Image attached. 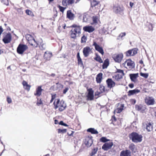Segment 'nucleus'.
Listing matches in <instances>:
<instances>
[{
  "label": "nucleus",
  "instance_id": "f257e3e1",
  "mask_svg": "<svg viewBox=\"0 0 156 156\" xmlns=\"http://www.w3.org/2000/svg\"><path fill=\"white\" fill-rule=\"evenodd\" d=\"M53 104L55 106V109L58 108L60 112H62L65 109L66 107V105L65 101L63 100H61L60 101V100L58 99H56Z\"/></svg>",
  "mask_w": 156,
  "mask_h": 156
},
{
  "label": "nucleus",
  "instance_id": "f03ea898",
  "mask_svg": "<svg viewBox=\"0 0 156 156\" xmlns=\"http://www.w3.org/2000/svg\"><path fill=\"white\" fill-rule=\"evenodd\" d=\"M129 136V138L134 143L141 142L142 140V136L136 133L133 132Z\"/></svg>",
  "mask_w": 156,
  "mask_h": 156
},
{
  "label": "nucleus",
  "instance_id": "7ed1b4c3",
  "mask_svg": "<svg viewBox=\"0 0 156 156\" xmlns=\"http://www.w3.org/2000/svg\"><path fill=\"white\" fill-rule=\"evenodd\" d=\"M73 27L74 28L70 31V36L72 38H75L80 34L81 29L80 27H77L75 25H73Z\"/></svg>",
  "mask_w": 156,
  "mask_h": 156
},
{
  "label": "nucleus",
  "instance_id": "20e7f679",
  "mask_svg": "<svg viewBox=\"0 0 156 156\" xmlns=\"http://www.w3.org/2000/svg\"><path fill=\"white\" fill-rule=\"evenodd\" d=\"M122 65L127 69L131 70L134 67L135 64L133 61L131 59H129L126 60L122 64Z\"/></svg>",
  "mask_w": 156,
  "mask_h": 156
},
{
  "label": "nucleus",
  "instance_id": "39448f33",
  "mask_svg": "<svg viewBox=\"0 0 156 156\" xmlns=\"http://www.w3.org/2000/svg\"><path fill=\"white\" fill-rule=\"evenodd\" d=\"M28 46L25 44H20L17 48V52L20 55H22L23 52L27 49Z\"/></svg>",
  "mask_w": 156,
  "mask_h": 156
},
{
  "label": "nucleus",
  "instance_id": "423d86ee",
  "mask_svg": "<svg viewBox=\"0 0 156 156\" xmlns=\"http://www.w3.org/2000/svg\"><path fill=\"white\" fill-rule=\"evenodd\" d=\"M26 38L28 41L29 43L32 46H35L37 43L34 38L30 34H27L26 35Z\"/></svg>",
  "mask_w": 156,
  "mask_h": 156
},
{
  "label": "nucleus",
  "instance_id": "0eeeda50",
  "mask_svg": "<svg viewBox=\"0 0 156 156\" xmlns=\"http://www.w3.org/2000/svg\"><path fill=\"white\" fill-rule=\"evenodd\" d=\"M123 55L122 53H119L114 55L113 58L116 62L119 63L121 62L123 58Z\"/></svg>",
  "mask_w": 156,
  "mask_h": 156
},
{
  "label": "nucleus",
  "instance_id": "6e6552de",
  "mask_svg": "<svg viewBox=\"0 0 156 156\" xmlns=\"http://www.w3.org/2000/svg\"><path fill=\"white\" fill-rule=\"evenodd\" d=\"M93 45L94 46L96 50L101 53L102 55H104V52L102 48L98 44L94 41H93Z\"/></svg>",
  "mask_w": 156,
  "mask_h": 156
},
{
  "label": "nucleus",
  "instance_id": "1a4fd4ad",
  "mask_svg": "<svg viewBox=\"0 0 156 156\" xmlns=\"http://www.w3.org/2000/svg\"><path fill=\"white\" fill-rule=\"evenodd\" d=\"M113 144V142L110 141L109 142L105 143L102 146V148L105 151H107L111 149Z\"/></svg>",
  "mask_w": 156,
  "mask_h": 156
},
{
  "label": "nucleus",
  "instance_id": "9d476101",
  "mask_svg": "<svg viewBox=\"0 0 156 156\" xmlns=\"http://www.w3.org/2000/svg\"><path fill=\"white\" fill-rule=\"evenodd\" d=\"M113 10L114 12L116 13H120L123 11L124 8L122 6H120L119 5L116 4L114 5Z\"/></svg>",
  "mask_w": 156,
  "mask_h": 156
},
{
  "label": "nucleus",
  "instance_id": "9b49d317",
  "mask_svg": "<svg viewBox=\"0 0 156 156\" xmlns=\"http://www.w3.org/2000/svg\"><path fill=\"white\" fill-rule=\"evenodd\" d=\"M85 144L88 147L90 146L92 144L93 141L92 137L91 136H86L84 141Z\"/></svg>",
  "mask_w": 156,
  "mask_h": 156
},
{
  "label": "nucleus",
  "instance_id": "f8f14e48",
  "mask_svg": "<svg viewBox=\"0 0 156 156\" xmlns=\"http://www.w3.org/2000/svg\"><path fill=\"white\" fill-rule=\"evenodd\" d=\"M92 52V49L90 47L87 46L83 49V53L85 57H87Z\"/></svg>",
  "mask_w": 156,
  "mask_h": 156
},
{
  "label": "nucleus",
  "instance_id": "ddd939ff",
  "mask_svg": "<svg viewBox=\"0 0 156 156\" xmlns=\"http://www.w3.org/2000/svg\"><path fill=\"white\" fill-rule=\"evenodd\" d=\"M74 0H62V4L64 6L68 7L74 3Z\"/></svg>",
  "mask_w": 156,
  "mask_h": 156
},
{
  "label": "nucleus",
  "instance_id": "4468645a",
  "mask_svg": "<svg viewBox=\"0 0 156 156\" xmlns=\"http://www.w3.org/2000/svg\"><path fill=\"white\" fill-rule=\"evenodd\" d=\"M11 39L12 37L11 34L8 33L3 38L2 41L5 43L7 44L10 42Z\"/></svg>",
  "mask_w": 156,
  "mask_h": 156
},
{
  "label": "nucleus",
  "instance_id": "2eb2a0df",
  "mask_svg": "<svg viewBox=\"0 0 156 156\" xmlns=\"http://www.w3.org/2000/svg\"><path fill=\"white\" fill-rule=\"evenodd\" d=\"M138 49L136 48H134L132 50H129L126 52V56H133L137 53Z\"/></svg>",
  "mask_w": 156,
  "mask_h": 156
},
{
  "label": "nucleus",
  "instance_id": "dca6fc26",
  "mask_svg": "<svg viewBox=\"0 0 156 156\" xmlns=\"http://www.w3.org/2000/svg\"><path fill=\"white\" fill-rule=\"evenodd\" d=\"M145 101L147 105H151L154 104V100L152 97H147L145 98Z\"/></svg>",
  "mask_w": 156,
  "mask_h": 156
},
{
  "label": "nucleus",
  "instance_id": "f3484780",
  "mask_svg": "<svg viewBox=\"0 0 156 156\" xmlns=\"http://www.w3.org/2000/svg\"><path fill=\"white\" fill-rule=\"evenodd\" d=\"M108 87L110 88L114 87L115 85V83L111 79H108L106 80Z\"/></svg>",
  "mask_w": 156,
  "mask_h": 156
},
{
  "label": "nucleus",
  "instance_id": "a211bd4d",
  "mask_svg": "<svg viewBox=\"0 0 156 156\" xmlns=\"http://www.w3.org/2000/svg\"><path fill=\"white\" fill-rule=\"evenodd\" d=\"M66 16L67 18L70 20H73L75 17V15L72 13L71 10L67 11Z\"/></svg>",
  "mask_w": 156,
  "mask_h": 156
},
{
  "label": "nucleus",
  "instance_id": "6ab92c4d",
  "mask_svg": "<svg viewBox=\"0 0 156 156\" xmlns=\"http://www.w3.org/2000/svg\"><path fill=\"white\" fill-rule=\"evenodd\" d=\"M88 93L87 95V98L88 100H92L94 99V91L92 89L88 90Z\"/></svg>",
  "mask_w": 156,
  "mask_h": 156
},
{
  "label": "nucleus",
  "instance_id": "aec40b11",
  "mask_svg": "<svg viewBox=\"0 0 156 156\" xmlns=\"http://www.w3.org/2000/svg\"><path fill=\"white\" fill-rule=\"evenodd\" d=\"M83 30L85 31L91 33L94 30V28L91 26H86L83 27Z\"/></svg>",
  "mask_w": 156,
  "mask_h": 156
},
{
  "label": "nucleus",
  "instance_id": "412c9836",
  "mask_svg": "<svg viewBox=\"0 0 156 156\" xmlns=\"http://www.w3.org/2000/svg\"><path fill=\"white\" fill-rule=\"evenodd\" d=\"M83 22H89L91 17L88 14L84 13L83 15Z\"/></svg>",
  "mask_w": 156,
  "mask_h": 156
},
{
  "label": "nucleus",
  "instance_id": "4be33fe9",
  "mask_svg": "<svg viewBox=\"0 0 156 156\" xmlns=\"http://www.w3.org/2000/svg\"><path fill=\"white\" fill-rule=\"evenodd\" d=\"M138 74H130L129 75L130 79L132 81L135 83L137 81V78L138 77Z\"/></svg>",
  "mask_w": 156,
  "mask_h": 156
},
{
  "label": "nucleus",
  "instance_id": "5701e85b",
  "mask_svg": "<svg viewBox=\"0 0 156 156\" xmlns=\"http://www.w3.org/2000/svg\"><path fill=\"white\" fill-rule=\"evenodd\" d=\"M120 156H131V152L129 150L122 151L120 153Z\"/></svg>",
  "mask_w": 156,
  "mask_h": 156
},
{
  "label": "nucleus",
  "instance_id": "b1692460",
  "mask_svg": "<svg viewBox=\"0 0 156 156\" xmlns=\"http://www.w3.org/2000/svg\"><path fill=\"white\" fill-rule=\"evenodd\" d=\"M52 54L51 52L48 51H45L44 55V58L47 60H49L50 58L52 57Z\"/></svg>",
  "mask_w": 156,
  "mask_h": 156
},
{
  "label": "nucleus",
  "instance_id": "393cba45",
  "mask_svg": "<svg viewBox=\"0 0 156 156\" xmlns=\"http://www.w3.org/2000/svg\"><path fill=\"white\" fill-rule=\"evenodd\" d=\"M124 107V105L123 104H120L119 105V107L114 111V113H120L123 110Z\"/></svg>",
  "mask_w": 156,
  "mask_h": 156
},
{
  "label": "nucleus",
  "instance_id": "a878e982",
  "mask_svg": "<svg viewBox=\"0 0 156 156\" xmlns=\"http://www.w3.org/2000/svg\"><path fill=\"white\" fill-rule=\"evenodd\" d=\"M22 84L25 89L27 90V91L30 90V86L28 85L25 81L24 80L23 81Z\"/></svg>",
  "mask_w": 156,
  "mask_h": 156
},
{
  "label": "nucleus",
  "instance_id": "bb28decb",
  "mask_svg": "<svg viewBox=\"0 0 156 156\" xmlns=\"http://www.w3.org/2000/svg\"><path fill=\"white\" fill-rule=\"evenodd\" d=\"M43 89H41V86H38L36 89V92L34 94V95L38 96H40L41 94V92Z\"/></svg>",
  "mask_w": 156,
  "mask_h": 156
},
{
  "label": "nucleus",
  "instance_id": "cd10ccee",
  "mask_svg": "<svg viewBox=\"0 0 156 156\" xmlns=\"http://www.w3.org/2000/svg\"><path fill=\"white\" fill-rule=\"evenodd\" d=\"M103 74L102 73H100L96 77V81L97 83H100L102 79Z\"/></svg>",
  "mask_w": 156,
  "mask_h": 156
},
{
  "label": "nucleus",
  "instance_id": "c85d7f7f",
  "mask_svg": "<svg viewBox=\"0 0 156 156\" xmlns=\"http://www.w3.org/2000/svg\"><path fill=\"white\" fill-rule=\"evenodd\" d=\"M123 76L118 74L114 75L113 76L112 78L114 81H119L120 79L122 78Z\"/></svg>",
  "mask_w": 156,
  "mask_h": 156
},
{
  "label": "nucleus",
  "instance_id": "c756f323",
  "mask_svg": "<svg viewBox=\"0 0 156 156\" xmlns=\"http://www.w3.org/2000/svg\"><path fill=\"white\" fill-rule=\"evenodd\" d=\"M99 89L100 91V92L97 91V92L95 93V95H99L101 93H103V92L105 91V87L103 86L100 85V86L99 88Z\"/></svg>",
  "mask_w": 156,
  "mask_h": 156
},
{
  "label": "nucleus",
  "instance_id": "7c9ffc66",
  "mask_svg": "<svg viewBox=\"0 0 156 156\" xmlns=\"http://www.w3.org/2000/svg\"><path fill=\"white\" fill-rule=\"evenodd\" d=\"M129 148L131 151L133 153H135L136 152V149L135 146L134 144H131L129 146Z\"/></svg>",
  "mask_w": 156,
  "mask_h": 156
},
{
  "label": "nucleus",
  "instance_id": "2f4dec72",
  "mask_svg": "<svg viewBox=\"0 0 156 156\" xmlns=\"http://www.w3.org/2000/svg\"><path fill=\"white\" fill-rule=\"evenodd\" d=\"M140 92V90L138 89H136L133 90H130L129 91V95H131L134 94L138 93Z\"/></svg>",
  "mask_w": 156,
  "mask_h": 156
},
{
  "label": "nucleus",
  "instance_id": "473e14b6",
  "mask_svg": "<svg viewBox=\"0 0 156 156\" xmlns=\"http://www.w3.org/2000/svg\"><path fill=\"white\" fill-rule=\"evenodd\" d=\"M87 131V132H90L91 133L94 134H97L98 133V131L96 130L93 128H90L88 129Z\"/></svg>",
  "mask_w": 156,
  "mask_h": 156
},
{
  "label": "nucleus",
  "instance_id": "72a5a7b5",
  "mask_svg": "<svg viewBox=\"0 0 156 156\" xmlns=\"http://www.w3.org/2000/svg\"><path fill=\"white\" fill-rule=\"evenodd\" d=\"M135 108L136 110L142 112H143V111L144 110V108H143L142 106L141 105H136Z\"/></svg>",
  "mask_w": 156,
  "mask_h": 156
},
{
  "label": "nucleus",
  "instance_id": "f704fd0d",
  "mask_svg": "<svg viewBox=\"0 0 156 156\" xmlns=\"http://www.w3.org/2000/svg\"><path fill=\"white\" fill-rule=\"evenodd\" d=\"M92 20L93 21V22L92 23V24H96L99 20L98 17L96 16H93L92 17Z\"/></svg>",
  "mask_w": 156,
  "mask_h": 156
},
{
  "label": "nucleus",
  "instance_id": "c9c22d12",
  "mask_svg": "<svg viewBox=\"0 0 156 156\" xmlns=\"http://www.w3.org/2000/svg\"><path fill=\"white\" fill-rule=\"evenodd\" d=\"M95 55L96 57L94 58V59L100 63H102L103 61L97 53H96Z\"/></svg>",
  "mask_w": 156,
  "mask_h": 156
},
{
  "label": "nucleus",
  "instance_id": "e433bc0d",
  "mask_svg": "<svg viewBox=\"0 0 156 156\" xmlns=\"http://www.w3.org/2000/svg\"><path fill=\"white\" fill-rule=\"evenodd\" d=\"M146 129L148 132L151 131L152 130V126L151 123H149L147 125Z\"/></svg>",
  "mask_w": 156,
  "mask_h": 156
},
{
  "label": "nucleus",
  "instance_id": "4c0bfd02",
  "mask_svg": "<svg viewBox=\"0 0 156 156\" xmlns=\"http://www.w3.org/2000/svg\"><path fill=\"white\" fill-rule=\"evenodd\" d=\"M109 64V62L108 59H106L104 62L103 65V68L105 69L106 68L108 65Z\"/></svg>",
  "mask_w": 156,
  "mask_h": 156
},
{
  "label": "nucleus",
  "instance_id": "58836bf2",
  "mask_svg": "<svg viewBox=\"0 0 156 156\" xmlns=\"http://www.w3.org/2000/svg\"><path fill=\"white\" fill-rule=\"evenodd\" d=\"M26 13L27 15L32 16H34V15L33 14V13L30 10H26Z\"/></svg>",
  "mask_w": 156,
  "mask_h": 156
},
{
  "label": "nucleus",
  "instance_id": "ea45409f",
  "mask_svg": "<svg viewBox=\"0 0 156 156\" xmlns=\"http://www.w3.org/2000/svg\"><path fill=\"white\" fill-rule=\"evenodd\" d=\"M126 34L125 32H122L119 35L118 37V39H119V38H120L121 39H123V37L125 36Z\"/></svg>",
  "mask_w": 156,
  "mask_h": 156
},
{
  "label": "nucleus",
  "instance_id": "a19ab883",
  "mask_svg": "<svg viewBox=\"0 0 156 156\" xmlns=\"http://www.w3.org/2000/svg\"><path fill=\"white\" fill-rule=\"evenodd\" d=\"M87 40V38L86 36L83 35L81 38V42L82 43H85L86 42Z\"/></svg>",
  "mask_w": 156,
  "mask_h": 156
},
{
  "label": "nucleus",
  "instance_id": "79ce46f5",
  "mask_svg": "<svg viewBox=\"0 0 156 156\" xmlns=\"http://www.w3.org/2000/svg\"><path fill=\"white\" fill-rule=\"evenodd\" d=\"M140 76L145 78H147L148 76V74L147 73H140Z\"/></svg>",
  "mask_w": 156,
  "mask_h": 156
},
{
  "label": "nucleus",
  "instance_id": "37998d69",
  "mask_svg": "<svg viewBox=\"0 0 156 156\" xmlns=\"http://www.w3.org/2000/svg\"><path fill=\"white\" fill-rule=\"evenodd\" d=\"M100 141L103 142H105L109 141V140L107 139L105 137H103L100 139Z\"/></svg>",
  "mask_w": 156,
  "mask_h": 156
},
{
  "label": "nucleus",
  "instance_id": "c03bdc74",
  "mask_svg": "<svg viewBox=\"0 0 156 156\" xmlns=\"http://www.w3.org/2000/svg\"><path fill=\"white\" fill-rule=\"evenodd\" d=\"M66 132V129H58V133H64Z\"/></svg>",
  "mask_w": 156,
  "mask_h": 156
},
{
  "label": "nucleus",
  "instance_id": "a18cd8bd",
  "mask_svg": "<svg viewBox=\"0 0 156 156\" xmlns=\"http://www.w3.org/2000/svg\"><path fill=\"white\" fill-rule=\"evenodd\" d=\"M58 8H59V9H60V11H61L62 12H63L64 10L66 8V7H62V6H60V5H59L58 6Z\"/></svg>",
  "mask_w": 156,
  "mask_h": 156
},
{
  "label": "nucleus",
  "instance_id": "49530a36",
  "mask_svg": "<svg viewBox=\"0 0 156 156\" xmlns=\"http://www.w3.org/2000/svg\"><path fill=\"white\" fill-rule=\"evenodd\" d=\"M117 72L118 74L121 75L122 76H123L124 75V73L123 70L121 69H118L117 70Z\"/></svg>",
  "mask_w": 156,
  "mask_h": 156
},
{
  "label": "nucleus",
  "instance_id": "de8ad7c7",
  "mask_svg": "<svg viewBox=\"0 0 156 156\" xmlns=\"http://www.w3.org/2000/svg\"><path fill=\"white\" fill-rule=\"evenodd\" d=\"M98 151V149H94L92 152L91 154V156H92L94 155L95 154H96L97 151Z\"/></svg>",
  "mask_w": 156,
  "mask_h": 156
},
{
  "label": "nucleus",
  "instance_id": "09e8293b",
  "mask_svg": "<svg viewBox=\"0 0 156 156\" xmlns=\"http://www.w3.org/2000/svg\"><path fill=\"white\" fill-rule=\"evenodd\" d=\"M6 100L7 101L9 104L11 103L12 102V100L11 98L9 96H7V97Z\"/></svg>",
  "mask_w": 156,
  "mask_h": 156
},
{
  "label": "nucleus",
  "instance_id": "8fccbe9b",
  "mask_svg": "<svg viewBox=\"0 0 156 156\" xmlns=\"http://www.w3.org/2000/svg\"><path fill=\"white\" fill-rule=\"evenodd\" d=\"M41 46L40 48L42 50H44L46 48L45 45L43 43H41Z\"/></svg>",
  "mask_w": 156,
  "mask_h": 156
},
{
  "label": "nucleus",
  "instance_id": "3c124183",
  "mask_svg": "<svg viewBox=\"0 0 156 156\" xmlns=\"http://www.w3.org/2000/svg\"><path fill=\"white\" fill-rule=\"evenodd\" d=\"M55 95H56L55 94L52 95L51 99L50 101V103H52V101H53V100L55 99V98H56Z\"/></svg>",
  "mask_w": 156,
  "mask_h": 156
},
{
  "label": "nucleus",
  "instance_id": "603ef678",
  "mask_svg": "<svg viewBox=\"0 0 156 156\" xmlns=\"http://www.w3.org/2000/svg\"><path fill=\"white\" fill-rule=\"evenodd\" d=\"M43 104V103L41 101V99H40V100H38L37 104V105H42Z\"/></svg>",
  "mask_w": 156,
  "mask_h": 156
},
{
  "label": "nucleus",
  "instance_id": "864d4df0",
  "mask_svg": "<svg viewBox=\"0 0 156 156\" xmlns=\"http://www.w3.org/2000/svg\"><path fill=\"white\" fill-rule=\"evenodd\" d=\"M78 63L79 64L82 65L83 63L81 58H78Z\"/></svg>",
  "mask_w": 156,
  "mask_h": 156
},
{
  "label": "nucleus",
  "instance_id": "5fc2aeb1",
  "mask_svg": "<svg viewBox=\"0 0 156 156\" xmlns=\"http://www.w3.org/2000/svg\"><path fill=\"white\" fill-rule=\"evenodd\" d=\"M69 90V88L68 87L66 88L63 90V93L65 94Z\"/></svg>",
  "mask_w": 156,
  "mask_h": 156
},
{
  "label": "nucleus",
  "instance_id": "6e6d98bb",
  "mask_svg": "<svg viewBox=\"0 0 156 156\" xmlns=\"http://www.w3.org/2000/svg\"><path fill=\"white\" fill-rule=\"evenodd\" d=\"M59 124L62 125L64 126H67V125L66 124L64 123L62 121H61L60 122Z\"/></svg>",
  "mask_w": 156,
  "mask_h": 156
},
{
  "label": "nucleus",
  "instance_id": "4d7b16f0",
  "mask_svg": "<svg viewBox=\"0 0 156 156\" xmlns=\"http://www.w3.org/2000/svg\"><path fill=\"white\" fill-rule=\"evenodd\" d=\"M56 85L57 87H62V85L61 84L58 83H56Z\"/></svg>",
  "mask_w": 156,
  "mask_h": 156
},
{
  "label": "nucleus",
  "instance_id": "13d9d810",
  "mask_svg": "<svg viewBox=\"0 0 156 156\" xmlns=\"http://www.w3.org/2000/svg\"><path fill=\"white\" fill-rule=\"evenodd\" d=\"M3 32V29L2 28L0 27V35H1V34Z\"/></svg>",
  "mask_w": 156,
  "mask_h": 156
},
{
  "label": "nucleus",
  "instance_id": "bf43d9fd",
  "mask_svg": "<svg viewBox=\"0 0 156 156\" xmlns=\"http://www.w3.org/2000/svg\"><path fill=\"white\" fill-rule=\"evenodd\" d=\"M133 84H130L129 85V87L131 88H133Z\"/></svg>",
  "mask_w": 156,
  "mask_h": 156
},
{
  "label": "nucleus",
  "instance_id": "052dcab7",
  "mask_svg": "<svg viewBox=\"0 0 156 156\" xmlns=\"http://www.w3.org/2000/svg\"><path fill=\"white\" fill-rule=\"evenodd\" d=\"M150 25L151 26V28L149 27V28L151 29V30H153V26L152 24L151 23H150Z\"/></svg>",
  "mask_w": 156,
  "mask_h": 156
},
{
  "label": "nucleus",
  "instance_id": "680f3d73",
  "mask_svg": "<svg viewBox=\"0 0 156 156\" xmlns=\"http://www.w3.org/2000/svg\"><path fill=\"white\" fill-rule=\"evenodd\" d=\"M130 5L131 7H132L133 5V2H130Z\"/></svg>",
  "mask_w": 156,
  "mask_h": 156
},
{
  "label": "nucleus",
  "instance_id": "e2e57ef3",
  "mask_svg": "<svg viewBox=\"0 0 156 156\" xmlns=\"http://www.w3.org/2000/svg\"><path fill=\"white\" fill-rule=\"evenodd\" d=\"M77 58L78 59V58H80V54L79 53H78L77 54Z\"/></svg>",
  "mask_w": 156,
  "mask_h": 156
},
{
  "label": "nucleus",
  "instance_id": "0e129e2a",
  "mask_svg": "<svg viewBox=\"0 0 156 156\" xmlns=\"http://www.w3.org/2000/svg\"><path fill=\"white\" fill-rule=\"evenodd\" d=\"M5 2L4 3V4H5L7 5L8 4V0H5Z\"/></svg>",
  "mask_w": 156,
  "mask_h": 156
},
{
  "label": "nucleus",
  "instance_id": "69168bd1",
  "mask_svg": "<svg viewBox=\"0 0 156 156\" xmlns=\"http://www.w3.org/2000/svg\"><path fill=\"white\" fill-rule=\"evenodd\" d=\"M139 63L140 64H143V62L142 60H140L139 61Z\"/></svg>",
  "mask_w": 156,
  "mask_h": 156
},
{
  "label": "nucleus",
  "instance_id": "338daca9",
  "mask_svg": "<svg viewBox=\"0 0 156 156\" xmlns=\"http://www.w3.org/2000/svg\"><path fill=\"white\" fill-rule=\"evenodd\" d=\"M73 131L72 132V133L70 134H69V133H68V134L70 136H72L73 134Z\"/></svg>",
  "mask_w": 156,
  "mask_h": 156
},
{
  "label": "nucleus",
  "instance_id": "774afa93",
  "mask_svg": "<svg viewBox=\"0 0 156 156\" xmlns=\"http://www.w3.org/2000/svg\"><path fill=\"white\" fill-rule=\"evenodd\" d=\"M51 76H52L54 77L55 76V74L54 73H52Z\"/></svg>",
  "mask_w": 156,
  "mask_h": 156
}]
</instances>
